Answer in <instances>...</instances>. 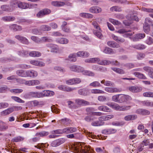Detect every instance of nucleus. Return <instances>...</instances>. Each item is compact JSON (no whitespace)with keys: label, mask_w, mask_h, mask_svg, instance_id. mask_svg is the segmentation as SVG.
Wrapping results in <instances>:
<instances>
[{"label":"nucleus","mask_w":153,"mask_h":153,"mask_svg":"<svg viewBox=\"0 0 153 153\" xmlns=\"http://www.w3.org/2000/svg\"><path fill=\"white\" fill-rule=\"evenodd\" d=\"M70 70L73 71H76L78 72H82L83 74L91 76H94V74L93 72L87 70H83V68L82 67L76 66V65H72L70 67Z\"/></svg>","instance_id":"f257e3e1"},{"label":"nucleus","mask_w":153,"mask_h":153,"mask_svg":"<svg viewBox=\"0 0 153 153\" xmlns=\"http://www.w3.org/2000/svg\"><path fill=\"white\" fill-rule=\"evenodd\" d=\"M16 82L19 83L21 84H25L29 86H34L39 84L40 82L38 80H32L26 81L25 79H16Z\"/></svg>","instance_id":"f03ea898"},{"label":"nucleus","mask_w":153,"mask_h":153,"mask_svg":"<svg viewBox=\"0 0 153 153\" xmlns=\"http://www.w3.org/2000/svg\"><path fill=\"white\" fill-rule=\"evenodd\" d=\"M92 24L96 29L94 31V34L98 37L101 39L103 36L101 33V30L98 24L96 21H94L92 22Z\"/></svg>","instance_id":"7ed1b4c3"},{"label":"nucleus","mask_w":153,"mask_h":153,"mask_svg":"<svg viewBox=\"0 0 153 153\" xmlns=\"http://www.w3.org/2000/svg\"><path fill=\"white\" fill-rule=\"evenodd\" d=\"M85 62L91 63H97L99 65H102L107 64L105 62H108L105 60L101 61L100 59L98 58H93L86 59L85 60Z\"/></svg>","instance_id":"20e7f679"},{"label":"nucleus","mask_w":153,"mask_h":153,"mask_svg":"<svg viewBox=\"0 0 153 153\" xmlns=\"http://www.w3.org/2000/svg\"><path fill=\"white\" fill-rule=\"evenodd\" d=\"M73 150L74 151L75 153H94L91 151L87 150H81V147L78 146L76 145H74L73 146Z\"/></svg>","instance_id":"39448f33"},{"label":"nucleus","mask_w":153,"mask_h":153,"mask_svg":"<svg viewBox=\"0 0 153 153\" xmlns=\"http://www.w3.org/2000/svg\"><path fill=\"white\" fill-rule=\"evenodd\" d=\"M117 32L119 33L123 34V36L125 37H127L133 35L134 33L130 30H127L126 29L123 28L119 29Z\"/></svg>","instance_id":"423d86ee"},{"label":"nucleus","mask_w":153,"mask_h":153,"mask_svg":"<svg viewBox=\"0 0 153 153\" xmlns=\"http://www.w3.org/2000/svg\"><path fill=\"white\" fill-rule=\"evenodd\" d=\"M54 93L52 91L48 90H44L42 92H40V98H42L45 97L51 96L53 95Z\"/></svg>","instance_id":"0eeeda50"},{"label":"nucleus","mask_w":153,"mask_h":153,"mask_svg":"<svg viewBox=\"0 0 153 153\" xmlns=\"http://www.w3.org/2000/svg\"><path fill=\"white\" fill-rule=\"evenodd\" d=\"M66 140L64 138H61L55 140L52 142L51 146L53 147L58 146L65 142Z\"/></svg>","instance_id":"6e6552de"},{"label":"nucleus","mask_w":153,"mask_h":153,"mask_svg":"<svg viewBox=\"0 0 153 153\" xmlns=\"http://www.w3.org/2000/svg\"><path fill=\"white\" fill-rule=\"evenodd\" d=\"M63 133L68 134L76 132L77 129L74 127H68L62 129Z\"/></svg>","instance_id":"1a4fd4ad"},{"label":"nucleus","mask_w":153,"mask_h":153,"mask_svg":"<svg viewBox=\"0 0 153 153\" xmlns=\"http://www.w3.org/2000/svg\"><path fill=\"white\" fill-rule=\"evenodd\" d=\"M128 90L133 93H137L141 91L142 88L137 86H131L128 87Z\"/></svg>","instance_id":"9d476101"},{"label":"nucleus","mask_w":153,"mask_h":153,"mask_svg":"<svg viewBox=\"0 0 153 153\" xmlns=\"http://www.w3.org/2000/svg\"><path fill=\"white\" fill-rule=\"evenodd\" d=\"M15 38L21 42L25 44H28L29 42L28 40L25 37L19 35H16Z\"/></svg>","instance_id":"9b49d317"},{"label":"nucleus","mask_w":153,"mask_h":153,"mask_svg":"<svg viewBox=\"0 0 153 153\" xmlns=\"http://www.w3.org/2000/svg\"><path fill=\"white\" fill-rule=\"evenodd\" d=\"M47 46L51 48V51L52 52L58 53L59 52L58 46L56 45L52 44H48Z\"/></svg>","instance_id":"f8f14e48"},{"label":"nucleus","mask_w":153,"mask_h":153,"mask_svg":"<svg viewBox=\"0 0 153 153\" xmlns=\"http://www.w3.org/2000/svg\"><path fill=\"white\" fill-rule=\"evenodd\" d=\"M30 63L33 65L37 66L42 67L45 65V64L44 62L41 61L35 60H33L30 61Z\"/></svg>","instance_id":"ddd939ff"},{"label":"nucleus","mask_w":153,"mask_h":153,"mask_svg":"<svg viewBox=\"0 0 153 153\" xmlns=\"http://www.w3.org/2000/svg\"><path fill=\"white\" fill-rule=\"evenodd\" d=\"M136 113L143 115H149L150 112L148 110L143 109H139L136 111Z\"/></svg>","instance_id":"4468645a"},{"label":"nucleus","mask_w":153,"mask_h":153,"mask_svg":"<svg viewBox=\"0 0 153 153\" xmlns=\"http://www.w3.org/2000/svg\"><path fill=\"white\" fill-rule=\"evenodd\" d=\"M89 11L92 13H98L101 12L102 9L98 7L93 6L89 9Z\"/></svg>","instance_id":"2eb2a0df"},{"label":"nucleus","mask_w":153,"mask_h":153,"mask_svg":"<svg viewBox=\"0 0 153 153\" xmlns=\"http://www.w3.org/2000/svg\"><path fill=\"white\" fill-rule=\"evenodd\" d=\"M131 47L136 49L141 50L145 49L146 48V46L143 44H138L135 45H132Z\"/></svg>","instance_id":"dca6fc26"},{"label":"nucleus","mask_w":153,"mask_h":153,"mask_svg":"<svg viewBox=\"0 0 153 153\" xmlns=\"http://www.w3.org/2000/svg\"><path fill=\"white\" fill-rule=\"evenodd\" d=\"M76 103L80 105H87L89 104V102L85 100L81 99H77L75 100Z\"/></svg>","instance_id":"f3484780"},{"label":"nucleus","mask_w":153,"mask_h":153,"mask_svg":"<svg viewBox=\"0 0 153 153\" xmlns=\"http://www.w3.org/2000/svg\"><path fill=\"white\" fill-rule=\"evenodd\" d=\"M105 91L110 93L120 91L119 89L115 88L105 87Z\"/></svg>","instance_id":"a211bd4d"},{"label":"nucleus","mask_w":153,"mask_h":153,"mask_svg":"<svg viewBox=\"0 0 153 153\" xmlns=\"http://www.w3.org/2000/svg\"><path fill=\"white\" fill-rule=\"evenodd\" d=\"M107 105L114 109L120 111V106L117 104L115 103H107Z\"/></svg>","instance_id":"6ab92c4d"},{"label":"nucleus","mask_w":153,"mask_h":153,"mask_svg":"<svg viewBox=\"0 0 153 153\" xmlns=\"http://www.w3.org/2000/svg\"><path fill=\"white\" fill-rule=\"evenodd\" d=\"M107 44L108 46L114 48H117L120 47L119 44L114 41H108L107 42Z\"/></svg>","instance_id":"aec40b11"},{"label":"nucleus","mask_w":153,"mask_h":153,"mask_svg":"<svg viewBox=\"0 0 153 153\" xmlns=\"http://www.w3.org/2000/svg\"><path fill=\"white\" fill-rule=\"evenodd\" d=\"M1 19L4 22H10L14 21L15 18L14 16H5L2 17Z\"/></svg>","instance_id":"412c9836"},{"label":"nucleus","mask_w":153,"mask_h":153,"mask_svg":"<svg viewBox=\"0 0 153 153\" xmlns=\"http://www.w3.org/2000/svg\"><path fill=\"white\" fill-rule=\"evenodd\" d=\"M111 37L114 40L119 43H122L125 41V40L123 38H119L117 36L113 34L111 35Z\"/></svg>","instance_id":"4be33fe9"},{"label":"nucleus","mask_w":153,"mask_h":153,"mask_svg":"<svg viewBox=\"0 0 153 153\" xmlns=\"http://www.w3.org/2000/svg\"><path fill=\"white\" fill-rule=\"evenodd\" d=\"M114 117V115L112 114L100 117H99V120L100 121L107 120Z\"/></svg>","instance_id":"5701e85b"},{"label":"nucleus","mask_w":153,"mask_h":153,"mask_svg":"<svg viewBox=\"0 0 153 153\" xmlns=\"http://www.w3.org/2000/svg\"><path fill=\"white\" fill-rule=\"evenodd\" d=\"M61 124L64 126H68L71 123V120L69 119L65 118L59 120Z\"/></svg>","instance_id":"b1692460"},{"label":"nucleus","mask_w":153,"mask_h":153,"mask_svg":"<svg viewBox=\"0 0 153 153\" xmlns=\"http://www.w3.org/2000/svg\"><path fill=\"white\" fill-rule=\"evenodd\" d=\"M16 73L18 75L21 77H27V71L19 70L16 71Z\"/></svg>","instance_id":"393cba45"},{"label":"nucleus","mask_w":153,"mask_h":153,"mask_svg":"<svg viewBox=\"0 0 153 153\" xmlns=\"http://www.w3.org/2000/svg\"><path fill=\"white\" fill-rule=\"evenodd\" d=\"M28 95L31 97L35 98H40V92L36 91H32L28 93Z\"/></svg>","instance_id":"a878e982"},{"label":"nucleus","mask_w":153,"mask_h":153,"mask_svg":"<svg viewBox=\"0 0 153 153\" xmlns=\"http://www.w3.org/2000/svg\"><path fill=\"white\" fill-rule=\"evenodd\" d=\"M77 55L78 56L86 57L89 56V54L86 51H80L78 52L77 53Z\"/></svg>","instance_id":"bb28decb"},{"label":"nucleus","mask_w":153,"mask_h":153,"mask_svg":"<svg viewBox=\"0 0 153 153\" xmlns=\"http://www.w3.org/2000/svg\"><path fill=\"white\" fill-rule=\"evenodd\" d=\"M18 7L20 8L25 9L29 7V5L27 3L19 1L18 4Z\"/></svg>","instance_id":"cd10ccee"},{"label":"nucleus","mask_w":153,"mask_h":153,"mask_svg":"<svg viewBox=\"0 0 153 153\" xmlns=\"http://www.w3.org/2000/svg\"><path fill=\"white\" fill-rule=\"evenodd\" d=\"M98 109L101 111L104 112H110L111 109L107 106L105 105H101L98 107Z\"/></svg>","instance_id":"c85d7f7f"},{"label":"nucleus","mask_w":153,"mask_h":153,"mask_svg":"<svg viewBox=\"0 0 153 153\" xmlns=\"http://www.w3.org/2000/svg\"><path fill=\"white\" fill-rule=\"evenodd\" d=\"M37 75V72L34 70L27 71V77H36Z\"/></svg>","instance_id":"c756f323"},{"label":"nucleus","mask_w":153,"mask_h":153,"mask_svg":"<svg viewBox=\"0 0 153 153\" xmlns=\"http://www.w3.org/2000/svg\"><path fill=\"white\" fill-rule=\"evenodd\" d=\"M117 130L115 129L111 128L108 129H105L102 131V133L105 134H110L115 133Z\"/></svg>","instance_id":"7c9ffc66"},{"label":"nucleus","mask_w":153,"mask_h":153,"mask_svg":"<svg viewBox=\"0 0 153 153\" xmlns=\"http://www.w3.org/2000/svg\"><path fill=\"white\" fill-rule=\"evenodd\" d=\"M14 111V109L13 108H10L5 110L1 113L2 116H6L8 115L12 112Z\"/></svg>","instance_id":"2f4dec72"},{"label":"nucleus","mask_w":153,"mask_h":153,"mask_svg":"<svg viewBox=\"0 0 153 153\" xmlns=\"http://www.w3.org/2000/svg\"><path fill=\"white\" fill-rule=\"evenodd\" d=\"M8 128V126L4 122L0 120V131H4Z\"/></svg>","instance_id":"473e14b6"},{"label":"nucleus","mask_w":153,"mask_h":153,"mask_svg":"<svg viewBox=\"0 0 153 153\" xmlns=\"http://www.w3.org/2000/svg\"><path fill=\"white\" fill-rule=\"evenodd\" d=\"M78 93L79 94L84 96H87L88 94V90L85 88L79 90L78 91Z\"/></svg>","instance_id":"72a5a7b5"},{"label":"nucleus","mask_w":153,"mask_h":153,"mask_svg":"<svg viewBox=\"0 0 153 153\" xmlns=\"http://www.w3.org/2000/svg\"><path fill=\"white\" fill-rule=\"evenodd\" d=\"M137 118V116L134 115H129L125 116L124 119L127 121L134 120Z\"/></svg>","instance_id":"f704fd0d"},{"label":"nucleus","mask_w":153,"mask_h":153,"mask_svg":"<svg viewBox=\"0 0 153 153\" xmlns=\"http://www.w3.org/2000/svg\"><path fill=\"white\" fill-rule=\"evenodd\" d=\"M52 5L56 7H61L64 6L65 3L63 2L59 1H53L51 2Z\"/></svg>","instance_id":"c9c22d12"},{"label":"nucleus","mask_w":153,"mask_h":153,"mask_svg":"<svg viewBox=\"0 0 153 153\" xmlns=\"http://www.w3.org/2000/svg\"><path fill=\"white\" fill-rule=\"evenodd\" d=\"M29 55L31 57H37L40 56L41 54L38 51H32L29 53Z\"/></svg>","instance_id":"e433bc0d"},{"label":"nucleus","mask_w":153,"mask_h":153,"mask_svg":"<svg viewBox=\"0 0 153 153\" xmlns=\"http://www.w3.org/2000/svg\"><path fill=\"white\" fill-rule=\"evenodd\" d=\"M56 41L60 44H67L68 42V40L66 38H60L57 39L56 40Z\"/></svg>","instance_id":"4c0bfd02"},{"label":"nucleus","mask_w":153,"mask_h":153,"mask_svg":"<svg viewBox=\"0 0 153 153\" xmlns=\"http://www.w3.org/2000/svg\"><path fill=\"white\" fill-rule=\"evenodd\" d=\"M101 83L106 86H113L114 84L111 82L109 81H105L103 79L101 81Z\"/></svg>","instance_id":"58836bf2"},{"label":"nucleus","mask_w":153,"mask_h":153,"mask_svg":"<svg viewBox=\"0 0 153 153\" xmlns=\"http://www.w3.org/2000/svg\"><path fill=\"white\" fill-rule=\"evenodd\" d=\"M134 76L139 78L145 79H146V77L142 74L138 72H135L133 73Z\"/></svg>","instance_id":"ea45409f"},{"label":"nucleus","mask_w":153,"mask_h":153,"mask_svg":"<svg viewBox=\"0 0 153 153\" xmlns=\"http://www.w3.org/2000/svg\"><path fill=\"white\" fill-rule=\"evenodd\" d=\"M103 52L106 54H113L115 53V52L112 49L108 47L105 48Z\"/></svg>","instance_id":"a19ab883"},{"label":"nucleus","mask_w":153,"mask_h":153,"mask_svg":"<svg viewBox=\"0 0 153 153\" xmlns=\"http://www.w3.org/2000/svg\"><path fill=\"white\" fill-rule=\"evenodd\" d=\"M48 134L49 133L48 132L43 131L40 132L36 133V136H37L43 137L47 136Z\"/></svg>","instance_id":"79ce46f5"},{"label":"nucleus","mask_w":153,"mask_h":153,"mask_svg":"<svg viewBox=\"0 0 153 153\" xmlns=\"http://www.w3.org/2000/svg\"><path fill=\"white\" fill-rule=\"evenodd\" d=\"M111 69L117 73L120 74H125V71L121 69L116 68H112Z\"/></svg>","instance_id":"37998d69"},{"label":"nucleus","mask_w":153,"mask_h":153,"mask_svg":"<svg viewBox=\"0 0 153 153\" xmlns=\"http://www.w3.org/2000/svg\"><path fill=\"white\" fill-rule=\"evenodd\" d=\"M69 60L71 61L74 62L76 60L75 53L71 54L68 56Z\"/></svg>","instance_id":"c03bdc74"},{"label":"nucleus","mask_w":153,"mask_h":153,"mask_svg":"<svg viewBox=\"0 0 153 153\" xmlns=\"http://www.w3.org/2000/svg\"><path fill=\"white\" fill-rule=\"evenodd\" d=\"M127 18L129 20H134L136 21H139V18L138 17L133 14L132 15H128L127 16Z\"/></svg>","instance_id":"a18cd8bd"},{"label":"nucleus","mask_w":153,"mask_h":153,"mask_svg":"<svg viewBox=\"0 0 153 153\" xmlns=\"http://www.w3.org/2000/svg\"><path fill=\"white\" fill-rule=\"evenodd\" d=\"M1 9L5 11H12L13 9H10V7L8 5H4L1 6Z\"/></svg>","instance_id":"49530a36"},{"label":"nucleus","mask_w":153,"mask_h":153,"mask_svg":"<svg viewBox=\"0 0 153 153\" xmlns=\"http://www.w3.org/2000/svg\"><path fill=\"white\" fill-rule=\"evenodd\" d=\"M102 121H96L93 122L91 123V125L93 126H100L102 125L103 124Z\"/></svg>","instance_id":"de8ad7c7"},{"label":"nucleus","mask_w":153,"mask_h":153,"mask_svg":"<svg viewBox=\"0 0 153 153\" xmlns=\"http://www.w3.org/2000/svg\"><path fill=\"white\" fill-rule=\"evenodd\" d=\"M40 42H52V39L48 37H42L40 39Z\"/></svg>","instance_id":"09e8293b"},{"label":"nucleus","mask_w":153,"mask_h":153,"mask_svg":"<svg viewBox=\"0 0 153 153\" xmlns=\"http://www.w3.org/2000/svg\"><path fill=\"white\" fill-rule=\"evenodd\" d=\"M143 105L144 106L149 107H153V102L149 101H144L142 102Z\"/></svg>","instance_id":"8fccbe9b"},{"label":"nucleus","mask_w":153,"mask_h":153,"mask_svg":"<svg viewBox=\"0 0 153 153\" xmlns=\"http://www.w3.org/2000/svg\"><path fill=\"white\" fill-rule=\"evenodd\" d=\"M24 139L23 137L21 136L15 137L13 138L12 140L13 142H17L23 141Z\"/></svg>","instance_id":"3c124183"},{"label":"nucleus","mask_w":153,"mask_h":153,"mask_svg":"<svg viewBox=\"0 0 153 153\" xmlns=\"http://www.w3.org/2000/svg\"><path fill=\"white\" fill-rule=\"evenodd\" d=\"M105 60L106 61H108V62H106L107 64H102V65H108L110 64H111L113 65H115L116 66L120 64V63L117 61L116 60L115 61L113 62H110V61L107 60Z\"/></svg>","instance_id":"603ef678"},{"label":"nucleus","mask_w":153,"mask_h":153,"mask_svg":"<svg viewBox=\"0 0 153 153\" xmlns=\"http://www.w3.org/2000/svg\"><path fill=\"white\" fill-rule=\"evenodd\" d=\"M91 93L92 94H104L105 92L102 90L99 89H93L91 91Z\"/></svg>","instance_id":"864d4df0"},{"label":"nucleus","mask_w":153,"mask_h":153,"mask_svg":"<svg viewBox=\"0 0 153 153\" xmlns=\"http://www.w3.org/2000/svg\"><path fill=\"white\" fill-rule=\"evenodd\" d=\"M110 10L112 11L120 12L122 11V9L120 7L117 6H114L110 8Z\"/></svg>","instance_id":"5fc2aeb1"},{"label":"nucleus","mask_w":153,"mask_h":153,"mask_svg":"<svg viewBox=\"0 0 153 153\" xmlns=\"http://www.w3.org/2000/svg\"><path fill=\"white\" fill-rule=\"evenodd\" d=\"M89 86H92L93 87H100L101 86V85L100 83L97 81H94L91 83Z\"/></svg>","instance_id":"6e6d98bb"},{"label":"nucleus","mask_w":153,"mask_h":153,"mask_svg":"<svg viewBox=\"0 0 153 153\" xmlns=\"http://www.w3.org/2000/svg\"><path fill=\"white\" fill-rule=\"evenodd\" d=\"M12 98L14 101L20 103H24L25 101L22 100L20 98L18 97L12 96L11 97Z\"/></svg>","instance_id":"4d7b16f0"},{"label":"nucleus","mask_w":153,"mask_h":153,"mask_svg":"<svg viewBox=\"0 0 153 153\" xmlns=\"http://www.w3.org/2000/svg\"><path fill=\"white\" fill-rule=\"evenodd\" d=\"M109 20L114 25H119L120 24V22L119 21L110 18L109 19Z\"/></svg>","instance_id":"13d9d810"},{"label":"nucleus","mask_w":153,"mask_h":153,"mask_svg":"<svg viewBox=\"0 0 153 153\" xmlns=\"http://www.w3.org/2000/svg\"><path fill=\"white\" fill-rule=\"evenodd\" d=\"M23 91V90L21 89H13L10 90V92L13 93H20Z\"/></svg>","instance_id":"bf43d9fd"},{"label":"nucleus","mask_w":153,"mask_h":153,"mask_svg":"<svg viewBox=\"0 0 153 153\" xmlns=\"http://www.w3.org/2000/svg\"><path fill=\"white\" fill-rule=\"evenodd\" d=\"M144 97H153V92H147L143 93Z\"/></svg>","instance_id":"052dcab7"},{"label":"nucleus","mask_w":153,"mask_h":153,"mask_svg":"<svg viewBox=\"0 0 153 153\" xmlns=\"http://www.w3.org/2000/svg\"><path fill=\"white\" fill-rule=\"evenodd\" d=\"M144 31L146 33H148L150 30V26L149 25L144 24L143 26Z\"/></svg>","instance_id":"680f3d73"},{"label":"nucleus","mask_w":153,"mask_h":153,"mask_svg":"<svg viewBox=\"0 0 153 153\" xmlns=\"http://www.w3.org/2000/svg\"><path fill=\"white\" fill-rule=\"evenodd\" d=\"M145 36L144 33H137L135 35V39H142Z\"/></svg>","instance_id":"e2e57ef3"},{"label":"nucleus","mask_w":153,"mask_h":153,"mask_svg":"<svg viewBox=\"0 0 153 153\" xmlns=\"http://www.w3.org/2000/svg\"><path fill=\"white\" fill-rule=\"evenodd\" d=\"M131 106L130 105H123L120 106V111H125L130 109Z\"/></svg>","instance_id":"0e129e2a"},{"label":"nucleus","mask_w":153,"mask_h":153,"mask_svg":"<svg viewBox=\"0 0 153 153\" xmlns=\"http://www.w3.org/2000/svg\"><path fill=\"white\" fill-rule=\"evenodd\" d=\"M146 43L148 45H151L153 43V39L150 37H148L146 40Z\"/></svg>","instance_id":"69168bd1"},{"label":"nucleus","mask_w":153,"mask_h":153,"mask_svg":"<svg viewBox=\"0 0 153 153\" xmlns=\"http://www.w3.org/2000/svg\"><path fill=\"white\" fill-rule=\"evenodd\" d=\"M41 29L44 31H49L51 30V27L47 25H43L41 26Z\"/></svg>","instance_id":"338daca9"},{"label":"nucleus","mask_w":153,"mask_h":153,"mask_svg":"<svg viewBox=\"0 0 153 153\" xmlns=\"http://www.w3.org/2000/svg\"><path fill=\"white\" fill-rule=\"evenodd\" d=\"M112 100L114 102H119V94L115 95L112 96Z\"/></svg>","instance_id":"774afa93"}]
</instances>
